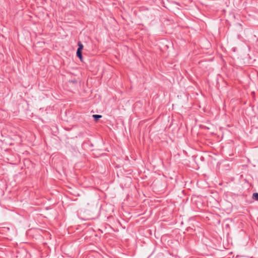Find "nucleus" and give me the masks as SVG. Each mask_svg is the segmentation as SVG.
Segmentation results:
<instances>
[{
  "label": "nucleus",
  "instance_id": "obj_1",
  "mask_svg": "<svg viewBox=\"0 0 258 258\" xmlns=\"http://www.w3.org/2000/svg\"><path fill=\"white\" fill-rule=\"evenodd\" d=\"M77 56L80 58L81 60H82L83 58L82 50H80V49H77Z\"/></svg>",
  "mask_w": 258,
  "mask_h": 258
},
{
  "label": "nucleus",
  "instance_id": "obj_4",
  "mask_svg": "<svg viewBox=\"0 0 258 258\" xmlns=\"http://www.w3.org/2000/svg\"><path fill=\"white\" fill-rule=\"evenodd\" d=\"M78 49H80V50H82V49H83V45L81 43V42H79L78 43Z\"/></svg>",
  "mask_w": 258,
  "mask_h": 258
},
{
  "label": "nucleus",
  "instance_id": "obj_3",
  "mask_svg": "<svg viewBox=\"0 0 258 258\" xmlns=\"http://www.w3.org/2000/svg\"><path fill=\"white\" fill-rule=\"evenodd\" d=\"M252 198L253 200L258 201V193L254 192L253 194Z\"/></svg>",
  "mask_w": 258,
  "mask_h": 258
},
{
  "label": "nucleus",
  "instance_id": "obj_2",
  "mask_svg": "<svg viewBox=\"0 0 258 258\" xmlns=\"http://www.w3.org/2000/svg\"><path fill=\"white\" fill-rule=\"evenodd\" d=\"M92 116L96 121H97L99 120V119L102 117V115L98 114L93 115Z\"/></svg>",
  "mask_w": 258,
  "mask_h": 258
}]
</instances>
